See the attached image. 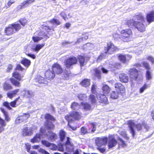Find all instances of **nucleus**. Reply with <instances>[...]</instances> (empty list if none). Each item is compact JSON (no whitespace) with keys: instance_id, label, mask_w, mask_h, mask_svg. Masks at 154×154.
I'll return each instance as SVG.
<instances>
[{"instance_id":"nucleus-18","label":"nucleus","mask_w":154,"mask_h":154,"mask_svg":"<svg viewBox=\"0 0 154 154\" xmlns=\"http://www.w3.org/2000/svg\"><path fill=\"white\" fill-rule=\"evenodd\" d=\"M45 76L47 79L50 80L54 78L55 73L52 70H49L47 71L45 73Z\"/></svg>"},{"instance_id":"nucleus-29","label":"nucleus","mask_w":154,"mask_h":154,"mask_svg":"<svg viewBox=\"0 0 154 154\" xmlns=\"http://www.w3.org/2000/svg\"><path fill=\"white\" fill-rule=\"evenodd\" d=\"M149 84L145 83L142 86H141L139 89V92L140 94L143 93L144 91L149 87Z\"/></svg>"},{"instance_id":"nucleus-41","label":"nucleus","mask_w":154,"mask_h":154,"mask_svg":"<svg viewBox=\"0 0 154 154\" xmlns=\"http://www.w3.org/2000/svg\"><path fill=\"white\" fill-rule=\"evenodd\" d=\"M46 125L47 128L49 129H53L54 128V125L52 122L49 121H47L46 122Z\"/></svg>"},{"instance_id":"nucleus-19","label":"nucleus","mask_w":154,"mask_h":154,"mask_svg":"<svg viewBox=\"0 0 154 154\" xmlns=\"http://www.w3.org/2000/svg\"><path fill=\"white\" fill-rule=\"evenodd\" d=\"M116 140L112 137H109L108 146L109 148H112L115 146L117 144Z\"/></svg>"},{"instance_id":"nucleus-40","label":"nucleus","mask_w":154,"mask_h":154,"mask_svg":"<svg viewBox=\"0 0 154 154\" xmlns=\"http://www.w3.org/2000/svg\"><path fill=\"white\" fill-rule=\"evenodd\" d=\"M89 99L92 103H95L96 102L97 99L95 96L93 94H91L89 97Z\"/></svg>"},{"instance_id":"nucleus-30","label":"nucleus","mask_w":154,"mask_h":154,"mask_svg":"<svg viewBox=\"0 0 154 154\" xmlns=\"http://www.w3.org/2000/svg\"><path fill=\"white\" fill-rule=\"evenodd\" d=\"M1 110L3 113L5 118V120L6 122H8L10 120V118L8 115L7 112L3 108H0Z\"/></svg>"},{"instance_id":"nucleus-24","label":"nucleus","mask_w":154,"mask_h":154,"mask_svg":"<svg viewBox=\"0 0 154 154\" xmlns=\"http://www.w3.org/2000/svg\"><path fill=\"white\" fill-rule=\"evenodd\" d=\"M109 67L111 71H113L117 69H119L121 67V64L119 63H115L113 64H109Z\"/></svg>"},{"instance_id":"nucleus-55","label":"nucleus","mask_w":154,"mask_h":154,"mask_svg":"<svg viewBox=\"0 0 154 154\" xmlns=\"http://www.w3.org/2000/svg\"><path fill=\"white\" fill-rule=\"evenodd\" d=\"M146 78L147 80H150L152 79L151 74L150 72L148 70H147L146 72Z\"/></svg>"},{"instance_id":"nucleus-37","label":"nucleus","mask_w":154,"mask_h":154,"mask_svg":"<svg viewBox=\"0 0 154 154\" xmlns=\"http://www.w3.org/2000/svg\"><path fill=\"white\" fill-rule=\"evenodd\" d=\"M62 73H63V75L64 79H67L68 78V77L70 76L71 72L69 70H65V71L64 72H63Z\"/></svg>"},{"instance_id":"nucleus-2","label":"nucleus","mask_w":154,"mask_h":154,"mask_svg":"<svg viewBox=\"0 0 154 154\" xmlns=\"http://www.w3.org/2000/svg\"><path fill=\"white\" fill-rule=\"evenodd\" d=\"M145 22L136 21L134 19H130L127 22L129 27H132L133 26L139 31L143 32L146 30V26L143 24Z\"/></svg>"},{"instance_id":"nucleus-51","label":"nucleus","mask_w":154,"mask_h":154,"mask_svg":"<svg viewBox=\"0 0 154 154\" xmlns=\"http://www.w3.org/2000/svg\"><path fill=\"white\" fill-rule=\"evenodd\" d=\"M96 87L97 86L95 84H93L92 86L91 89V93L96 94V95L97 94L96 90Z\"/></svg>"},{"instance_id":"nucleus-15","label":"nucleus","mask_w":154,"mask_h":154,"mask_svg":"<svg viewBox=\"0 0 154 154\" xmlns=\"http://www.w3.org/2000/svg\"><path fill=\"white\" fill-rule=\"evenodd\" d=\"M96 96L100 103L105 104L107 103V98L104 94H96Z\"/></svg>"},{"instance_id":"nucleus-10","label":"nucleus","mask_w":154,"mask_h":154,"mask_svg":"<svg viewBox=\"0 0 154 154\" xmlns=\"http://www.w3.org/2000/svg\"><path fill=\"white\" fill-rule=\"evenodd\" d=\"M108 138L107 137H98L95 139L96 144L98 147L106 144Z\"/></svg>"},{"instance_id":"nucleus-60","label":"nucleus","mask_w":154,"mask_h":154,"mask_svg":"<svg viewBox=\"0 0 154 154\" xmlns=\"http://www.w3.org/2000/svg\"><path fill=\"white\" fill-rule=\"evenodd\" d=\"M20 98V97H19L17 99L14 101L11 102L10 104V105L12 106V107H15L16 106V102L18 99H19Z\"/></svg>"},{"instance_id":"nucleus-56","label":"nucleus","mask_w":154,"mask_h":154,"mask_svg":"<svg viewBox=\"0 0 154 154\" xmlns=\"http://www.w3.org/2000/svg\"><path fill=\"white\" fill-rule=\"evenodd\" d=\"M95 76L97 77L98 79H100V70L96 69H95Z\"/></svg>"},{"instance_id":"nucleus-32","label":"nucleus","mask_w":154,"mask_h":154,"mask_svg":"<svg viewBox=\"0 0 154 154\" xmlns=\"http://www.w3.org/2000/svg\"><path fill=\"white\" fill-rule=\"evenodd\" d=\"M136 19L137 20V21H140V22H145L144 17L143 16L142 14H139L134 17V19L135 20Z\"/></svg>"},{"instance_id":"nucleus-7","label":"nucleus","mask_w":154,"mask_h":154,"mask_svg":"<svg viewBox=\"0 0 154 154\" xmlns=\"http://www.w3.org/2000/svg\"><path fill=\"white\" fill-rule=\"evenodd\" d=\"M30 116L29 113H23L22 115L17 117L15 120V123L18 124L20 123L26 122Z\"/></svg>"},{"instance_id":"nucleus-35","label":"nucleus","mask_w":154,"mask_h":154,"mask_svg":"<svg viewBox=\"0 0 154 154\" xmlns=\"http://www.w3.org/2000/svg\"><path fill=\"white\" fill-rule=\"evenodd\" d=\"M13 76L18 81H20L21 78L23 76L17 72H14L13 73Z\"/></svg>"},{"instance_id":"nucleus-38","label":"nucleus","mask_w":154,"mask_h":154,"mask_svg":"<svg viewBox=\"0 0 154 154\" xmlns=\"http://www.w3.org/2000/svg\"><path fill=\"white\" fill-rule=\"evenodd\" d=\"M82 105L83 109L85 110H87L91 109V106L90 104L87 103H82Z\"/></svg>"},{"instance_id":"nucleus-13","label":"nucleus","mask_w":154,"mask_h":154,"mask_svg":"<svg viewBox=\"0 0 154 154\" xmlns=\"http://www.w3.org/2000/svg\"><path fill=\"white\" fill-rule=\"evenodd\" d=\"M33 132L32 127H26L23 129L22 134L23 136H30L33 134Z\"/></svg>"},{"instance_id":"nucleus-43","label":"nucleus","mask_w":154,"mask_h":154,"mask_svg":"<svg viewBox=\"0 0 154 154\" xmlns=\"http://www.w3.org/2000/svg\"><path fill=\"white\" fill-rule=\"evenodd\" d=\"M67 151L72 152L73 150V145L72 143L66 145Z\"/></svg>"},{"instance_id":"nucleus-64","label":"nucleus","mask_w":154,"mask_h":154,"mask_svg":"<svg viewBox=\"0 0 154 154\" xmlns=\"http://www.w3.org/2000/svg\"><path fill=\"white\" fill-rule=\"evenodd\" d=\"M143 65L146 69H150V67H149V64L147 63L146 62H144L143 63Z\"/></svg>"},{"instance_id":"nucleus-54","label":"nucleus","mask_w":154,"mask_h":154,"mask_svg":"<svg viewBox=\"0 0 154 154\" xmlns=\"http://www.w3.org/2000/svg\"><path fill=\"white\" fill-rule=\"evenodd\" d=\"M0 125L1 126L3 127L4 128L6 125V123L5 121L1 117H0Z\"/></svg>"},{"instance_id":"nucleus-28","label":"nucleus","mask_w":154,"mask_h":154,"mask_svg":"<svg viewBox=\"0 0 154 154\" xmlns=\"http://www.w3.org/2000/svg\"><path fill=\"white\" fill-rule=\"evenodd\" d=\"M120 92L117 91H112L110 94V97L113 99H117Z\"/></svg>"},{"instance_id":"nucleus-52","label":"nucleus","mask_w":154,"mask_h":154,"mask_svg":"<svg viewBox=\"0 0 154 154\" xmlns=\"http://www.w3.org/2000/svg\"><path fill=\"white\" fill-rule=\"evenodd\" d=\"M35 34H38V36L39 37H43L45 36V32L43 31H38L36 32Z\"/></svg>"},{"instance_id":"nucleus-21","label":"nucleus","mask_w":154,"mask_h":154,"mask_svg":"<svg viewBox=\"0 0 154 154\" xmlns=\"http://www.w3.org/2000/svg\"><path fill=\"white\" fill-rule=\"evenodd\" d=\"M146 18L147 21L149 23L154 22V11H152L147 14Z\"/></svg>"},{"instance_id":"nucleus-22","label":"nucleus","mask_w":154,"mask_h":154,"mask_svg":"<svg viewBox=\"0 0 154 154\" xmlns=\"http://www.w3.org/2000/svg\"><path fill=\"white\" fill-rule=\"evenodd\" d=\"M35 80L36 82H38L39 83L44 84L47 85L48 83V81L44 79V78L40 75L37 76L35 79Z\"/></svg>"},{"instance_id":"nucleus-50","label":"nucleus","mask_w":154,"mask_h":154,"mask_svg":"<svg viewBox=\"0 0 154 154\" xmlns=\"http://www.w3.org/2000/svg\"><path fill=\"white\" fill-rule=\"evenodd\" d=\"M71 108L73 109H77L79 108V105L78 103L74 102L72 104Z\"/></svg>"},{"instance_id":"nucleus-42","label":"nucleus","mask_w":154,"mask_h":154,"mask_svg":"<svg viewBox=\"0 0 154 154\" xmlns=\"http://www.w3.org/2000/svg\"><path fill=\"white\" fill-rule=\"evenodd\" d=\"M78 59L81 66H84L85 61V58L83 56H79Z\"/></svg>"},{"instance_id":"nucleus-9","label":"nucleus","mask_w":154,"mask_h":154,"mask_svg":"<svg viewBox=\"0 0 154 154\" xmlns=\"http://www.w3.org/2000/svg\"><path fill=\"white\" fill-rule=\"evenodd\" d=\"M77 60L75 57H71L66 59L65 61V65L67 68L70 67L76 63Z\"/></svg>"},{"instance_id":"nucleus-61","label":"nucleus","mask_w":154,"mask_h":154,"mask_svg":"<svg viewBox=\"0 0 154 154\" xmlns=\"http://www.w3.org/2000/svg\"><path fill=\"white\" fill-rule=\"evenodd\" d=\"M3 105L7 108L9 110L11 109V107H10L9 103L7 102H4L3 103Z\"/></svg>"},{"instance_id":"nucleus-4","label":"nucleus","mask_w":154,"mask_h":154,"mask_svg":"<svg viewBox=\"0 0 154 154\" xmlns=\"http://www.w3.org/2000/svg\"><path fill=\"white\" fill-rule=\"evenodd\" d=\"M120 38L124 41L128 42L132 40V32L131 29H127L122 30L121 32Z\"/></svg>"},{"instance_id":"nucleus-12","label":"nucleus","mask_w":154,"mask_h":154,"mask_svg":"<svg viewBox=\"0 0 154 154\" xmlns=\"http://www.w3.org/2000/svg\"><path fill=\"white\" fill-rule=\"evenodd\" d=\"M52 70L57 74H61L63 72V70L60 64L56 63L54 64L52 66Z\"/></svg>"},{"instance_id":"nucleus-44","label":"nucleus","mask_w":154,"mask_h":154,"mask_svg":"<svg viewBox=\"0 0 154 154\" xmlns=\"http://www.w3.org/2000/svg\"><path fill=\"white\" fill-rule=\"evenodd\" d=\"M50 23L53 24H56V25H59L61 23L59 20L56 19H53L50 21Z\"/></svg>"},{"instance_id":"nucleus-14","label":"nucleus","mask_w":154,"mask_h":154,"mask_svg":"<svg viewBox=\"0 0 154 154\" xmlns=\"http://www.w3.org/2000/svg\"><path fill=\"white\" fill-rule=\"evenodd\" d=\"M42 143L45 146L49 147L50 149L53 150H55L57 149L58 146L57 145L54 144L50 143L47 141L45 140H42Z\"/></svg>"},{"instance_id":"nucleus-63","label":"nucleus","mask_w":154,"mask_h":154,"mask_svg":"<svg viewBox=\"0 0 154 154\" xmlns=\"http://www.w3.org/2000/svg\"><path fill=\"white\" fill-rule=\"evenodd\" d=\"M85 46L88 47V48L89 49H91L92 48H94V45L91 43H88L86 44Z\"/></svg>"},{"instance_id":"nucleus-46","label":"nucleus","mask_w":154,"mask_h":154,"mask_svg":"<svg viewBox=\"0 0 154 154\" xmlns=\"http://www.w3.org/2000/svg\"><path fill=\"white\" fill-rule=\"evenodd\" d=\"M12 88V86L10 84H8L6 82H5L3 86V88L4 90L6 91Z\"/></svg>"},{"instance_id":"nucleus-59","label":"nucleus","mask_w":154,"mask_h":154,"mask_svg":"<svg viewBox=\"0 0 154 154\" xmlns=\"http://www.w3.org/2000/svg\"><path fill=\"white\" fill-rule=\"evenodd\" d=\"M32 39L34 42H36L42 39V37L33 36Z\"/></svg>"},{"instance_id":"nucleus-5","label":"nucleus","mask_w":154,"mask_h":154,"mask_svg":"<svg viewBox=\"0 0 154 154\" xmlns=\"http://www.w3.org/2000/svg\"><path fill=\"white\" fill-rule=\"evenodd\" d=\"M80 114L76 111L72 112L69 115L65 116L66 119L68 121V124H69L70 122L72 121V118L75 120H79L81 118Z\"/></svg>"},{"instance_id":"nucleus-47","label":"nucleus","mask_w":154,"mask_h":154,"mask_svg":"<svg viewBox=\"0 0 154 154\" xmlns=\"http://www.w3.org/2000/svg\"><path fill=\"white\" fill-rule=\"evenodd\" d=\"M45 117L47 120L46 122L47 121H49V120H50L52 121H54L55 120V119L53 117L49 114H46Z\"/></svg>"},{"instance_id":"nucleus-11","label":"nucleus","mask_w":154,"mask_h":154,"mask_svg":"<svg viewBox=\"0 0 154 154\" xmlns=\"http://www.w3.org/2000/svg\"><path fill=\"white\" fill-rule=\"evenodd\" d=\"M130 76L132 81L137 80L138 75V70L134 68L130 69L129 71Z\"/></svg>"},{"instance_id":"nucleus-53","label":"nucleus","mask_w":154,"mask_h":154,"mask_svg":"<svg viewBox=\"0 0 154 154\" xmlns=\"http://www.w3.org/2000/svg\"><path fill=\"white\" fill-rule=\"evenodd\" d=\"M118 139L119 141V144L121 145L122 147H125L126 146V144L125 143V141L123 140L120 137H118Z\"/></svg>"},{"instance_id":"nucleus-3","label":"nucleus","mask_w":154,"mask_h":154,"mask_svg":"<svg viewBox=\"0 0 154 154\" xmlns=\"http://www.w3.org/2000/svg\"><path fill=\"white\" fill-rule=\"evenodd\" d=\"M21 28L20 24L14 23L10 26L6 28L5 31L6 35H10L16 33L19 31Z\"/></svg>"},{"instance_id":"nucleus-25","label":"nucleus","mask_w":154,"mask_h":154,"mask_svg":"<svg viewBox=\"0 0 154 154\" xmlns=\"http://www.w3.org/2000/svg\"><path fill=\"white\" fill-rule=\"evenodd\" d=\"M115 87L119 91V92H121L122 91L123 92L125 89V87L120 83H117L115 84Z\"/></svg>"},{"instance_id":"nucleus-62","label":"nucleus","mask_w":154,"mask_h":154,"mask_svg":"<svg viewBox=\"0 0 154 154\" xmlns=\"http://www.w3.org/2000/svg\"><path fill=\"white\" fill-rule=\"evenodd\" d=\"M91 127L92 128L91 131L92 132H94L96 129V123H91Z\"/></svg>"},{"instance_id":"nucleus-20","label":"nucleus","mask_w":154,"mask_h":154,"mask_svg":"<svg viewBox=\"0 0 154 154\" xmlns=\"http://www.w3.org/2000/svg\"><path fill=\"white\" fill-rule=\"evenodd\" d=\"M46 135L48 138L49 140L51 141H53L57 138V135L55 133L52 131H48Z\"/></svg>"},{"instance_id":"nucleus-48","label":"nucleus","mask_w":154,"mask_h":154,"mask_svg":"<svg viewBox=\"0 0 154 154\" xmlns=\"http://www.w3.org/2000/svg\"><path fill=\"white\" fill-rule=\"evenodd\" d=\"M81 134L84 135L88 133H90V132H88L86 128L82 127L81 128Z\"/></svg>"},{"instance_id":"nucleus-26","label":"nucleus","mask_w":154,"mask_h":154,"mask_svg":"<svg viewBox=\"0 0 154 154\" xmlns=\"http://www.w3.org/2000/svg\"><path fill=\"white\" fill-rule=\"evenodd\" d=\"M21 63L26 67L28 68L30 65L31 62L30 60L26 58H23L21 60Z\"/></svg>"},{"instance_id":"nucleus-6","label":"nucleus","mask_w":154,"mask_h":154,"mask_svg":"<svg viewBox=\"0 0 154 154\" xmlns=\"http://www.w3.org/2000/svg\"><path fill=\"white\" fill-rule=\"evenodd\" d=\"M116 49L113 44L110 42L107 43V47H105L104 49L105 53L106 54L108 53L109 54H111L115 51Z\"/></svg>"},{"instance_id":"nucleus-27","label":"nucleus","mask_w":154,"mask_h":154,"mask_svg":"<svg viewBox=\"0 0 154 154\" xmlns=\"http://www.w3.org/2000/svg\"><path fill=\"white\" fill-rule=\"evenodd\" d=\"M129 57L130 58L131 57L130 55H123L122 54H120L118 56V59L122 63H125L126 61V57Z\"/></svg>"},{"instance_id":"nucleus-34","label":"nucleus","mask_w":154,"mask_h":154,"mask_svg":"<svg viewBox=\"0 0 154 154\" xmlns=\"http://www.w3.org/2000/svg\"><path fill=\"white\" fill-rule=\"evenodd\" d=\"M66 132L62 130L60 131L59 132V135L61 141H63L64 139L66 136Z\"/></svg>"},{"instance_id":"nucleus-16","label":"nucleus","mask_w":154,"mask_h":154,"mask_svg":"<svg viewBox=\"0 0 154 154\" xmlns=\"http://www.w3.org/2000/svg\"><path fill=\"white\" fill-rule=\"evenodd\" d=\"M44 129L43 128L40 129L41 134H37L31 140V142L32 143H37L40 141L41 140V134L44 133Z\"/></svg>"},{"instance_id":"nucleus-57","label":"nucleus","mask_w":154,"mask_h":154,"mask_svg":"<svg viewBox=\"0 0 154 154\" xmlns=\"http://www.w3.org/2000/svg\"><path fill=\"white\" fill-rule=\"evenodd\" d=\"M19 21L23 26H24L27 23V20L24 18L20 19Z\"/></svg>"},{"instance_id":"nucleus-1","label":"nucleus","mask_w":154,"mask_h":154,"mask_svg":"<svg viewBox=\"0 0 154 154\" xmlns=\"http://www.w3.org/2000/svg\"><path fill=\"white\" fill-rule=\"evenodd\" d=\"M127 125L128 126L130 133L132 134V137L134 138L136 134V132L134 129L135 127L137 131H140L142 130L143 126L146 130V131H148L152 128L149 127L147 124L145 123H138L135 124L134 121L130 120L127 121Z\"/></svg>"},{"instance_id":"nucleus-8","label":"nucleus","mask_w":154,"mask_h":154,"mask_svg":"<svg viewBox=\"0 0 154 154\" xmlns=\"http://www.w3.org/2000/svg\"><path fill=\"white\" fill-rule=\"evenodd\" d=\"M35 2V0H26L22 2L21 4L18 5L16 9L17 11H20L25 8L28 7L29 5Z\"/></svg>"},{"instance_id":"nucleus-23","label":"nucleus","mask_w":154,"mask_h":154,"mask_svg":"<svg viewBox=\"0 0 154 154\" xmlns=\"http://www.w3.org/2000/svg\"><path fill=\"white\" fill-rule=\"evenodd\" d=\"M119 78L120 81L124 83L128 82V78L127 75L124 73H121L119 75Z\"/></svg>"},{"instance_id":"nucleus-49","label":"nucleus","mask_w":154,"mask_h":154,"mask_svg":"<svg viewBox=\"0 0 154 154\" xmlns=\"http://www.w3.org/2000/svg\"><path fill=\"white\" fill-rule=\"evenodd\" d=\"M15 2L14 0H9L8 2L5 4V7L6 8H9L11 5Z\"/></svg>"},{"instance_id":"nucleus-39","label":"nucleus","mask_w":154,"mask_h":154,"mask_svg":"<svg viewBox=\"0 0 154 154\" xmlns=\"http://www.w3.org/2000/svg\"><path fill=\"white\" fill-rule=\"evenodd\" d=\"M106 55L107 54L105 53L104 51V53H101L97 58V62H100L103 59L105 58Z\"/></svg>"},{"instance_id":"nucleus-58","label":"nucleus","mask_w":154,"mask_h":154,"mask_svg":"<svg viewBox=\"0 0 154 154\" xmlns=\"http://www.w3.org/2000/svg\"><path fill=\"white\" fill-rule=\"evenodd\" d=\"M87 97L85 94H80L78 95V97L79 99L83 100L85 99Z\"/></svg>"},{"instance_id":"nucleus-36","label":"nucleus","mask_w":154,"mask_h":154,"mask_svg":"<svg viewBox=\"0 0 154 154\" xmlns=\"http://www.w3.org/2000/svg\"><path fill=\"white\" fill-rule=\"evenodd\" d=\"M102 89L104 93L106 94H108L110 91V88L106 85H103Z\"/></svg>"},{"instance_id":"nucleus-31","label":"nucleus","mask_w":154,"mask_h":154,"mask_svg":"<svg viewBox=\"0 0 154 154\" xmlns=\"http://www.w3.org/2000/svg\"><path fill=\"white\" fill-rule=\"evenodd\" d=\"M10 80L11 83L15 86L18 87L20 86V83L15 79L13 78H11L10 79Z\"/></svg>"},{"instance_id":"nucleus-33","label":"nucleus","mask_w":154,"mask_h":154,"mask_svg":"<svg viewBox=\"0 0 154 154\" xmlns=\"http://www.w3.org/2000/svg\"><path fill=\"white\" fill-rule=\"evenodd\" d=\"M81 84L83 86L88 87L90 85V80L87 79H85L81 82Z\"/></svg>"},{"instance_id":"nucleus-45","label":"nucleus","mask_w":154,"mask_h":154,"mask_svg":"<svg viewBox=\"0 0 154 154\" xmlns=\"http://www.w3.org/2000/svg\"><path fill=\"white\" fill-rule=\"evenodd\" d=\"M45 45V44H38L36 45L35 47L34 48V50L36 52H38Z\"/></svg>"},{"instance_id":"nucleus-17","label":"nucleus","mask_w":154,"mask_h":154,"mask_svg":"<svg viewBox=\"0 0 154 154\" xmlns=\"http://www.w3.org/2000/svg\"><path fill=\"white\" fill-rule=\"evenodd\" d=\"M22 92H23V96L27 98H32L34 95V92L32 91L26 89H24Z\"/></svg>"}]
</instances>
